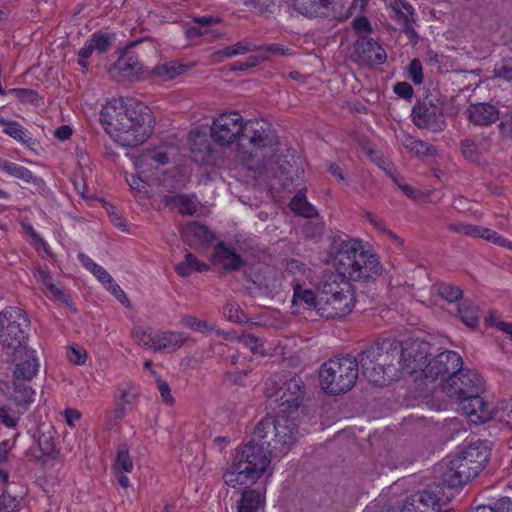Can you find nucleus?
<instances>
[{"label": "nucleus", "instance_id": "nucleus-55", "mask_svg": "<svg viewBox=\"0 0 512 512\" xmlns=\"http://www.w3.org/2000/svg\"><path fill=\"white\" fill-rule=\"evenodd\" d=\"M181 324L184 327L190 328L196 332L204 333L214 329L207 321L196 318L192 315H185L181 318Z\"/></svg>", "mask_w": 512, "mask_h": 512}, {"label": "nucleus", "instance_id": "nucleus-61", "mask_svg": "<svg viewBox=\"0 0 512 512\" xmlns=\"http://www.w3.org/2000/svg\"><path fill=\"white\" fill-rule=\"evenodd\" d=\"M498 130L503 139H512V110L502 115Z\"/></svg>", "mask_w": 512, "mask_h": 512}, {"label": "nucleus", "instance_id": "nucleus-30", "mask_svg": "<svg viewBox=\"0 0 512 512\" xmlns=\"http://www.w3.org/2000/svg\"><path fill=\"white\" fill-rule=\"evenodd\" d=\"M168 155L161 150H148L143 152L135 161V167L139 172L145 173L150 169H156L168 163Z\"/></svg>", "mask_w": 512, "mask_h": 512}, {"label": "nucleus", "instance_id": "nucleus-32", "mask_svg": "<svg viewBox=\"0 0 512 512\" xmlns=\"http://www.w3.org/2000/svg\"><path fill=\"white\" fill-rule=\"evenodd\" d=\"M336 278L337 276L333 274L323 277L318 285L319 301H323V297L337 296L346 291L344 284L347 283L343 281L342 284H340L337 282Z\"/></svg>", "mask_w": 512, "mask_h": 512}, {"label": "nucleus", "instance_id": "nucleus-18", "mask_svg": "<svg viewBox=\"0 0 512 512\" xmlns=\"http://www.w3.org/2000/svg\"><path fill=\"white\" fill-rule=\"evenodd\" d=\"M298 434L297 425L293 420L284 416L275 417L274 456L286 454L296 443Z\"/></svg>", "mask_w": 512, "mask_h": 512}, {"label": "nucleus", "instance_id": "nucleus-5", "mask_svg": "<svg viewBox=\"0 0 512 512\" xmlns=\"http://www.w3.org/2000/svg\"><path fill=\"white\" fill-rule=\"evenodd\" d=\"M401 342L385 339L369 346L360 355L363 374L368 380L377 385H384L387 382L400 376Z\"/></svg>", "mask_w": 512, "mask_h": 512}, {"label": "nucleus", "instance_id": "nucleus-12", "mask_svg": "<svg viewBox=\"0 0 512 512\" xmlns=\"http://www.w3.org/2000/svg\"><path fill=\"white\" fill-rule=\"evenodd\" d=\"M411 117L417 128L432 133H441L447 126L442 106L431 100L417 102L412 108Z\"/></svg>", "mask_w": 512, "mask_h": 512}, {"label": "nucleus", "instance_id": "nucleus-20", "mask_svg": "<svg viewBox=\"0 0 512 512\" xmlns=\"http://www.w3.org/2000/svg\"><path fill=\"white\" fill-rule=\"evenodd\" d=\"M459 404L472 423L481 424L493 418L492 412L494 407H491V404L485 401L480 396V393H476L466 399L464 398V401H461Z\"/></svg>", "mask_w": 512, "mask_h": 512}, {"label": "nucleus", "instance_id": "nucleus-36", "mask_svg": "<svg viewBox=\"0 0 512 512\" xmlns=\"http://www.w3.org/2000/svg\"><path fill=\"white\" fill-rule=\"evenodd\" d=\"M55 431L50 426L42 425L38 429L37 443L43 455H51L55 450Z\"/></svg>", "mask_w": 512, "mask_h": 512}, {"label": "nucleus", "instance_id": "nucleus-33", "mask_svg": "<svg viewBox=\"0 0 512 512\" xmlns=\"http://www.w3.org/2000/svg\"><path fill=\"white\" fill-rule=\"evenodd\" d=\"M289 206L296 215L306 218H312L317 215L315 207L307 201L304 190L298 191V193L292 198Z\"/></svg>", "mask_w": 512, "mask_h": 512}, {"label": "nucleus", "instance_id": "nucleus-13", "mask_svg": "<svg viewBox=\"0 0 512 512\" xmlns=\"http://www.w3.org/2000/svg\"><path fill=\"white\" fill-rule=\"evenodd\" d=\"M440 493L438 485H429L427 489L407 497L400 512H452L441 509Z\"/></svg>", "mask_w": 512, "mask_h": 512}, {"label": "nucleus", "instance_id": "nucleus-2", "mask_svg": "<svg viewBox=\"0 0 512 512\" xmlns=\"http://www.w3.org/2000/svg\"><path fill=\"white\" fill-rule=\"evenodd\" d=\"M100 120L107 133L122 146H138L152 132L146 117L121 101L107 103L101 111Z\"/></svg>", "mask_w": 512, "mask_h": 512}, {"label": "nucleus", "instance_id": "nucleus-62", "mask_svg": "<svg viewBox=\"0 0 512 512\" xmlns=\"http://www.w3.org/2000/svg\"><path fill=\"white\" fill-rule=\"evenodd\" d=\"M472 512H512V502L509 499H501L495 504V507L478 506Z\"/></svg>", "mask_w": 512, "mask_h": 512}, {"label": "nucleus", "instance_id": "nucleus-27", "mask_svg": "<svg viewBox=\"0 0 512 512\" xmlns=\"http://www.w3.org/2000/svg\"><path fill=\"white\" fill-rule=\"evenodd\" d=\"M296 11L307 17H325L329 14L330 0H291Z\"/></svg>", "mask_w": 512, "mask_h": 512}, {"label": "nucleus", "instance_id": "nucleus-35", "mask_svg": "<svg viewBox=\"0 0 512 512\" xmlns=\"http://www.w3.org/2000/svg\"><path fill=\"white\" fill-rule=\"evenodd\" d=\"M209 269V266L199 261L192 253L185 255L184 261L176 265L175 270L181 277L189 276L193 271L204 272Z\"/></svg>", "mask_w": 512, "mask_h": 512}, {"label": "nucleus", "instance_id": "nucleus-56", "mask_svg": "<svg viewBox=\"0 0 512 512\" xmlns=\"http://www.w3.org/2000/svg\"><path fill=\"white\" fill-rule=\"evenodd\" d=\"M0 124L5 125L4 133L20 142H26L22 126L17 122L6 121L0 117Z\"/></svg>", "mask_w": 512, "mask_h": 512}, {"label": "nucleus", "instance_id": "nucleus-14", "mask_svg": "<svg viewBox=\"0 0 512 512\" xmlns=\"http://www.w3.org/2000/svg\"><path fill=\"white\" fill-rule=\"evenodd\" d=\"M346 291L337 296L323 297L318 302L317 313L326 319L342 318L352 311L354 296L348 284H344Z\"/></svg>", "mask_w": 512, "mask_h": 512}, {"label": "nucleus", "instance_id": "nucleus-64", "mask_svg": "<svg viewBox=\"0 0 512 512\" xmlns=\"http://www.w3.org/2000/svg\"><path fill=\"white\" fill-rule=\"evenodd\" d=\"M18 506V500L6 492L0 495V512H11Z\"/></svg>", "mask_w": 512, "mask_h": 512}, {"label": "nucleus", "instance_id": "nucleus-42", "mask_svg": "<svg viewBox=\"0 0 512 512\" xmlns=\"http://www.w3.org/2000/svg\"><path fill=\"white\" fill-rule=\"evenodd\" d=\"M36 279L42 283L43 290L49 292L52 296L59 300H66V295L64 291L58 288L52 281V277L48 271L43 269H38L35 272Z\"/></svg>", "mask_w": 512, "mask_h": 512}, {"label": "nucleus", "instance_id": "nucleus-54", "mask_svg": "<svg viewBox=\"0 0 512 512\" xmlns=\"http://www.w3.org/2000/svg\"><path fill=\"white\" fill-rule=\"evenodd\" d=\"M218 22L219 18H214L211 16H203L200 18H196L194 20V24L186 29V36L189 39L198 38L202 36L201 31L205 24H214Z\"/></svg>", "mask_w": 512, "mask_h": 512}, {"label": "nucleus", "instance_id": "nucleus-17", "mask_svg": "<svg viewBox=\"0 0 512 512\" xmlns=\"http://www.w3.org/2000/svg\"><path fill=\"white\" fill-rule=\"evenodd\" d=\"M477 475L476 469L474 470L469 462L458 454L449 462L447 469L443 472L442 481L450 488H457L464 486Z\"/></svg>", "mask_w": 512, "mask_h": 512}, {"label": "nucleus", "instance_id": "nucleus-21", "mask_svg": "<svg viewBox=\"0 0 512 512\" xmlns=\"http://www.w3.org/2000/svg\"><path fill=\"white\" fill-rule=\"evenodd\" d=\"M470 123L476 126H489L500 118L499 110L490 103L470 104L465 110Z\"/></svg>", "mask_w": 512, "mask_h": 512}, {"label": "nucleus", "instance_id": "nucleus-7", "mask_svg": "<svg viewBox=\"0 0 512 512\" xmlns=\"http://www.w3.org/2000/svg\"><path fill=\"white\" fill-rule=\"evenodd\" d=\"M265 395L279 406L297 409L305 394L304 382L300 376L291 371L272 374L265 382Z\"/></svg>", "mask_w": 512, "mask_h": 512}, {"label": "nucleus", "instance_id": "nucleus-60", "mask_svg": "<svg viewBox=\"0 0 512 512\" xmlns=\"http://www.w3.org/2000/svg\"><path fill=\"white\" fill-rule=\"evenodd\" d=\"M237 340L239 343H241L243 346L250 349L252 353H259L260 348L262 347V341L260 338L256 337L253 334H242L237 337Z\"/></svg>", "mask_w": 512, "mask_h": 512}, {"label": "nucleus", "instance_id": "nucleus-52", "mask_svg": "<svg viewBox=\"0 0 512 512\" xmlns=\"http://www.w3.org/2000/svg\"><path fill=\"white\" fill-rule=\"evenodd\" d=\"M437 294L449 302H455L462 296V290L455 285L448 283H438L436 285Z\"/></svg>", "mask_w": 512, "mask_h": 512}, {"label": "nucleus", "instance_id": "nucleus-43", "mask_svg": "<svg viewBox=\"0 0 512 512\" xmlns=\"http://www.w3.org/2000/svg\"><path fill=\"white\" fill-rule=\"evenodd\" d=\"M14 443V439H7L0 442V480L3 483L8 482L9 472L6 466L11 460L9 451L13 448Z\"/></svg>", "mask_w": 512, "mask_h": 512}, {"label": "nucleus", "instance_id": "nucleus-1", "mask_svg": "<svg viewBox=\"0 0 512 512\" xmlns=\"http://www.w3.org/2000/svg\"><path fill=\"white\" fill-rule=\"evenodd\" d=\"M210 136L221 147L235 142L236 157L249 168L263 167L278 150V138L269 124L258 120L244 121L237 111L225 112L215 118Z\"/></svg>", "mask_w": 512, "mask_h": 512}, {"label": "nucleus", "instance_id": "nucleus-49", "mask_svg": "<svg viewBox=\"0 0 512 512\" xmlns=\"http://www.w3.org/2000/svg\"><path fill=\"white\" fill-rule=\"evenodd\" d=\"M19 416L16 415V412L8 407L0 408V422L5 425L7 428L12 429L11 438L16 440L19 436V432L16 430L18 426Z\"/></svg>", "mask_w": 512, "mask_h": 512}, {"label": "nucleus", "instance_id": "nucleus-11", "mask_svg": "<svg viewBox=\"0 0 512 512\" xmlns=\"http://www.w3.org/2000/svg\"><path fill=\"white\" fill-rule=\"evenodd\" d=\"M401 348V360L398 362L400 374L412 375L419 372L417 378L422 380V370L428 363L429 344L420 340H406L401 342Z\"/></svg>", "mask_w": 512, "mask_h": 512}, {"label": "nucleus", "instance_id": "nucleus-25", "mask_svg": "<svg viewBox=\"0 0 512 512\" xmlns=\"http://www.w3.org/2000/svg\"><path fill=\"white\" fill-rule=\"evenodd\" d=\"M188 339L183 332L162 331L154 335V350L173 352Z\"/></svg>", "mask_w": 512, "mask_h": 512}, {"label": "nucleus", "instance_id": "nucleus-37", "mask_svg": "<svg viewBox=\"0 0 512 512\" xmlns=\"http://www.w3.org/2000/svg\"><path fill=\"white\" fill-rule=\"evenodd\" d=\"M0 169L8 173L9 175L18 178L20 180H23L26 183L34 182L35 178L32 174V172L21 165H18L14 162H10L6 159H3L0 157Z\"/></svg>", "mask_w": 512, "mask_h": 512}, {"label": "nucleus", "instance_id": "nucleus-8", "mask_svg": "<svg viewBox=\"0 0 512 512\" xmlns=\"http://www.w3.org/2000/svg\"><path fill=\"white\" fill-rule=\"evenodd\" d=\"M29 320L25 312L18 307H8L2 311L0 317V330L8 327V332L5 335H0V345L3 349L11 351L18 348L27 347L25 342L27 340V330L29 328Z\"/></svg>", "mask_w": 512, "mask_h": 512}, {"label": "nucleus", "instance_id": "nucleus-31", "mask_svg": "<svg viewBox=\"0 0 512 512\" xmlns=\"http://www.w3.org/2000/svg\"><path fill=\"white\" fill-rule=\"evenodd\" d=\"M184 237L190 245L207 244L212 241L213 235L208 228L198 222L190 223L185 231Z\"/></svg>", "mask_w": 512, "mask_h": 512}, {"label": "nucleus", "instance_id": "nucleus-19", "mask_svg": "<svg viewBox=\"0 0 512 512\" xmlns=\"http://www.w3.org/2000/svg\"><path fill=\"white\" fill-rule=\"evenodd\" d=\"M493 145L491 134H479L466 137L460 141L461 155L472 163H479L482 156L488 153Z\"/></svg>", "mask_w": 512, "mask_h": 512}, {"label": "nucleus", "instance_id": "nucleus-41", "mask_svg": "<svg viewBox=\"0 0 512 512\" xmlns=\"http://www.w3.org/2000/svg\"><path fill=\"white\" fill-rule=\"evenodd\" d=\"M492 420L499 421L512 429V399L502 400L493 408Z\"/></svg>", "mask_w": 512, "mask_h": 512}, {"label": "nucleus", "instance_id": "nucleus-58", "mask_svg": "<svg viewBox=\"0 0 512 512\" xmlns=\"http://www.w3.org/2000/svg\"><path fill=\"white\" fill-rule=\"evenodd\" d=\"M89 42L94 50L100 53L106 52L111 46L110 36L106 33H94Z\"/></svg>", "mask_w": 512, "mask_h": 512}, {"label": "nucleus", "instance_id": "nucleus-39", "mask_svg": "<svg viewBox=\"0 0 512 512\" xmlns=\"http://www.w3.org/2000/svg\"><path fill=\"white\" fill-rule=\"evenodd\" d=\"M319 302V296L316 297L314 292L310 289H303L301 286L296 285L294 288V295L292 303L294 306L306 305L308 308H314L317 310Z\"/></svg>", "mask_w": 512, "mask_h": 512}, {"label": "nucleus", "instance_id": "nucleus-6", "mask_svg": "<svg viewBox=\"0 0 512 512\" xmlns=\"http://www.w3.org/2000/svg\"><path fill=\"white\" fill-rule=\"evenodd\" d=\"M359 376V360L352 355L336 356L325 361L319 369L322 390L332 396L349 392Z\"/></svg>", "mask_w": 512, "mask_h": 512}, {"label": "nucleus", "instance_id": "nucleus-53", "mask_svg": "<svg viewBox=\"0 0 512 512\" xmlns=\"http://www.w3.org/2000/svg\"><path fill=\"white\" fill-rule=\"evenodd\" d=\"M223 314L231 322L245 323L248 321V318L241 307L235 302L226 303L223 308Z\"/></svg>", "mask_w": 512, "mask_h": 512}, {"label": "nucleus", "instance_id": "nucleus-38", "mask_svg": "<svg viewBox=\"0 0 512 512\" xmlns=\"http://www.w3.org/2000/svg\"><path fill=\"white\" fill-rule=\"evenodd\" d=\"M186 70L185 65L177 64L175 62H168L157 65L153 68L152 72L155 76L164 81L172 80L178 75H181Z\"/></svg>", "mask_w": 512, "mask_h": 512}, {"label": "nucleus", "instance_id": "nucleus-51", "mask_svg": "<svg viewBox=\"0 0 512 512\" xmlns=\"http://www.w3.org/2000/svg\"><path fill=\"white\" fill-rule=\"evenodd\" d=\"M8 94L13 95L18 101L25 104H37L41 99L38 92L33 89L12 88Z\"/></svg>", "mask_w": 512, "mask_h": 512}, {"label": "nucleus", "instance_id": "nucleus-16", "mask_svg": "<svg viewBox=\"0 0 512 512\" xmlns=\"http://www.w3.org/2000/svg\"><path fill=\"white\" fill-rule=\"evenodd\" d=\"M352 58L361 64L380 65L386 61L387 54L373 38L361 36L354 43Z\"/></svg>", "mask_w": 512, "mask_h": 512}, {"label": "nucleus", "instance_id": "nucleus-59", "mask_svg": "<svg viewBox=\"0 0 512 512\" xmlns=\"http://www.w3.org/2000/svg\"><path fill=\"white\" fill-rule=\"evenodd\" d=\"M133 338L139 345H142L145 348L154 349V335L143 328H135L133 331Z\"/></svg>", "mask_w": 512, "mask_h": 512}, {"label": "nucleus", "instance_id": "nucleus-47", "mask_svg": "<svg viewBox=\"0 0 512 512\" xmlns=\"http://www.w3.org/2000/svg\"><path fill=\"white\" fill-rule=\"evenodd\" d=\"M260 49L256 44L250 41H241L234 45L223 48L218 51V54L224 57H232L236 55H241L247 52H252Z\"/></svg>", "mask_w": 512, "mask_h": 512}, {"label": "nucleus", "instance_id": "nucleus-9", "mask_svg": "<svg viewBox=\"0 0 512 512\" xmlns=\"http://www.w3.org/2000/svg\"><path fill=\"white\" fill-rule=\"evenodd\" d=\"M462 357L455 351L446 350L428 361L422 370V381L425 384H442L462 368Z\"/></svg>", "mask_w": 512, "mask_h": 512}, {"label": "nucleus", "instance_id": "nucleus-4", "mask_svg": "<svg viewBox=\"0 0 512 512\" xmlns=\"http://www.w3.org/2000/svg\"><path fill=\"white\" fill-rule=\"evenodd\" d=\"M335 266L345 279L359 282L376 280L382 273L377 256L366 250L358 240L342 241L336 252Z\"/></svg>", "mask_w": 512, "mask_h": 512}, {"label": "nucleus", "instance_id": "nucleus-40", "mask_svg": "<svg viewBox=\"0 0 512 512\" xmlns=\"http://www.w3.org/2000/svg\"><path fill=\"white\" fill-rule=\"evenodd\" d=\"M461 320L465 325L475 328L480 319L478 308L469 301H463L458 308Z\"/></svg>", "mask_w": 512, "mask_h": 512}, {"label": "nucleus", "instance_id": "nucleus-26", "mask_svg": "<svg viewBox=\"0 0 512 512\" xmlns=\"http://www.w3.org/2000/svg\"><path fill=\"white\" fill-rule=\"evenodd\" d=\"M165 207L178 209L182 215H193L198 210V203L195 195H165L162 199Z\"/></svg>", "mask_w": 512, "mask_h": 512}, {"label": "nucleus", "instance_id": "nucleus-57", "mask_svg": "<svg viewBox=\"0 0 512 512\" xmlns=\"http://www.w3.org/2000/svg\"><path fill=\"white\" fill-rule=\"evenodd\" d=\"M448 230L463 236L477 238L478 225L455 222L448 225Z\"/></svg>", "mask_w": 512, "mask_h": 512}, {"label": "nucleus", "instance_id": "nucleus-24", "mask_svg": "<svg viewBox=\"0 0 512 512\" xmlns=\"http://www.w3.org/2000/svg\"><path fill=\"white\" fill-rule=\"evenodd\" d=\"M459 454L469 462V465L476 469L479 474L485 467L489 458V449L482 442H473L463 448Z\"/></svg>", "mask_w": 512, "mask_h": 512}, {"label": "nucleus", "instance_id": "nucleus-63", "mask_svg": "<svg viewBox=\"0 0 512 512\" xmlns=\"http://www.w3.org/2000/svg\"><path fill=\"white\" fill-rule=\"evenodd\" d=\"M495 75L506 81L512 82V58L505 59L495 68Z\"/></svg>", "mask_w": 512, "mask_h": 512}, {"label": "nucleus", "instance_id": "nucleus-15", "mask_svg": "<svg viewBox=\"0 0 512 512\" xmlns=\"http://www.w3.org/2000/svg\"><path fill=\"white\" fill-rule=\"evenodd\" d=\"M12 357L14 381L29 382L37 375L40 363L34 350L18 348L12 351Z\"/></svg>", "mask_w": 512, "mask_h": 512}, {"label": "nucleus", "instance_id": "nucleus-46", "mask_svg": "<svg viewBox=\"0 0 512 512\" xmlns=\"http://www.w3.org/2000/svg\"><path fill=\"white\" fill-rule=\"evenodd\" d=\"M133 469V462L129 455L128 446L121 444L117 450V456L114 463V470L116 473H129Z\"/></svg>", "mask_w": 512, "mask_h": 512}, {"label": "nucleus", "instance_id": "nucleus-23", "mask_svg": "<svg viewBox=\"0 0 512 512\" xmlns=\"http://www.w3.org/2000/svg\"><path fill=\"white\" fill-rule=\"evenodd\" d=\"M275 417H265L255 426L251 440L264 447L274 456L273 443H275Z\"/></svg>", "mask_w": 512, "mask_h": 512}, {"label": "nucleus", "instance_id": "nucleus-10", "mask_svg": "<svg viewBox=\"0 0 512 512\" xmlns=\"http://www.w3.org/2000/svg\"><path fill=\"white\" fill-rule=\"evenodd\" d=\"M484 391V379L475 371L461 368L442 384V392L459 403Z\"/></svg>", "mask_w": 512, "mask_h": 512}, {"label": "nucleus", "instance_id": "nucleus-22", "mask_svg": "<svg viewBox=\"0 0 512 512\" xmlns=\"http://www.w3.org/2000/svg\"><path fill=\"white\" fill-rule=\"evenodd\" d=\"M213 262L219 264L227 272L238 271L244 266V260L235 249L224 242L214 247Z\"/></svg>", "mask_w": 512, "mask_h": 512}, {"label": "nucleus", "instance_id": "nucleus-3", "mask_svg": "<svg viewBox=\"0 0 512 512\" xmlns=\"http://www.w3.org/2000/svg\"><path fill=\"white\" fill-rule=\"evenodd\" d=\"M273 455L250 439L240 446L233 463L223 473V481L232 488L250 487L266 472Z\"/></svg>", "mask_w": 512, "mask_h": 512}, {"label": "nucleus", "instance_id": "nucleus-29", "mask_svg": "<svg viewBox=\"0 0 512 512\" xmlns=\"http://www.w3.org/2000/svg\"><path fill=\"white\" fill-rule=\"evenodd\" d=\"M115 68L126 78H140L146 73L143 64L137 56L126 53L115 63Z\"/></svg>", "mask_w": 512, "mask_h": 512}, {"label": "nucleus", "instance_id": "nucleus-50", "mask_svg": "<svg viewBox=\"0 0 512 512\" xmlns=\"http://www.w3.org/2000/svg\"><path fill=\"white\" fill-rule=\"evenodd\" d=\"M403 146L411 153L419 155H428L432 147L422 140L414 139L411 136H405L402 140Z\"/></svg>", "mask_w": 512, "mask_h": 512}, {"label": "nucleus", "instance_id": "nucleus-45", "mask_svg": "<svg viewBox=\"0 0 512 512\" xmlns=\"http://www.w3.org/2000/svg\"><path fill=\"white\" fill-rule=\"evenodd\" d=\"M14 386V400L17 406L26 409L34 400V390L18 381H14Z\"/></svg>", "mask_w": 512, "mask_h": 512}, {"label": "nucleus", "instance_id": "nucleus-34", "mask_svg": "<svg viewBox=\"0 0 512 512\" xmlns=\"http://www.w3.org/2000/svg\"><path fill=\"white\" fill-rule=\"evenodd\" d=\"M138 394L130 385L120 389V395L114 410L115 417L121 419L127 411L131 409L132 402L137 398Z\"/></svg>", "mask_w": 512, "mask_h": 512}, {"label": "nucleus", "instance_id": "nucleus-44", "mask_svg": "<svg viewBox=\"0 0 512 512\" xmlns=\"http://www.w3.org/2000/svg\"><path fill=\"white\" fill-rule=\"evenodd\" d=\"M394 11L396 13L395 19L398 22V24L402 27L403 32L407 35L408 39L413 43H417L418 34L413 27V23L415 22L414 17L410 16V14H404L398 8H395Z\"/></svg>", "mask_w": 512, "mask_h": 512}, {"label": "nucleus", "instance_id": "nucleus-48", "mask_svg": "<svg viewBox=\"0 0 512 512\" xmlns=\"http://www.w3.org/2000/svg\"><path fill=\"white\" fill-rule=\"evenodd\" d=\"M477 238L485 239L489 242H492L496 245L506 247L509 250H512V242L505 239L503 236L499 235L494 230L489 228L478 226Z\"/></svg>", "mask_w": 512, "mask_h": 512}, {"label": "nucleus", "instance_id": "nucleus-28", "mask_svg": "<svg viewBox=\"0 0 512 512\" xmlns=\"http://www.w3.org/2000/svg\"><path fill=\"white\" fill-rule=\"evenodd\" d=\"M244 487L237 504L238 512H259L265 504L264 494L256 489Z\"/></svg>", "mask_w": 512, "mask_h": 512}]
</instances>
